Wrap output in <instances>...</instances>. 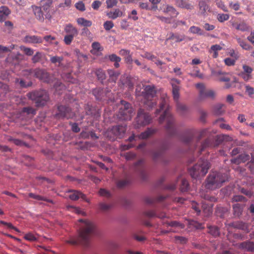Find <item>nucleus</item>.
I'll list each match as a JSON object with an SVG mask.
<instances>
[{"instance_id": "obj_1", "label": "nucleus", "mask_w": 254, "mask_h": 254, "mask_svg": "<svg viewBox=\"0 0 254 254\" xmlns=\"http://www.w3.org/2000/svg\"><path fill=\"white\" fill-rule=\"evenodd\" d=\"M81 223L80 225V229L78 236L76 237H71L66 242L72 245H76L78 244L87 246L89 240L94 231V226L90 221L79 219Z\"/></svg>"}, {"instance_id": "obj_2", "label": "nucleus", "mask_w": 254, "mask_h": 254, "mask_svg": "<svg viewBox=\"0 0 254 254\" xmlns=\"http://www.w3.org/2000/svg\"><path fill=\"white\" fill-rule=\"evenodd\" d=\"M228 179L227 176L220 172L211 173L207 177L205 188L213 190L220 188Z\"/></svg>"}, {"instance_id": "obj_3", "label": "nucleus", "mask_w": 254, "mask_h": 254, "mask_svg": "<svg viewBox=\"0 0 254 254\" xmlns=\"http://www.w3.org/2000/svg\"><path fill=\"white\" fill-rule=\"evenodd\" d=\"M156 91L154 85H146L144 87L142 96L144 98L143 104L145 107L148 110L156 105V101L154 99L155 96Z\"/></svg>"}, {"instance_id": "obj_4", "label": "nucleus", "mask_w": 254, "mask_h": 254, "mask_svg": "<svg viewBox=\"0 0 254 254\" xmlns=\"http://www.w3.org/2000/svg\"><path fill=\"white\" fill-rule=\"evenodd\" d=\"M210 163L207 160L201 159L189 171L192 178L197 179L198 177L204 176L210 168Z\"/></svg>"}, {"instance_id": "obj_5", "label": "nucleus", "mask_w": 254, "mask_h": 254, "mask_svg": "<svg viewBox=\"0 0 254 254\" xmlns=\"http://www.w3.org/2000/svg\"><path fill=\"white\" fill-rule=\"evenodd\" d=\"M152 118L150 115L144 109L140 108L137 111V116L134 122V127L138 128L147 126L152 122Z\"/></svg>"}, {"instance_id": "obj_6", "label": "nucleus", "mask_w": 254, "mask_h": 254, "mask_svg": "<svg viewBox=\"0 0 254 254\" xmlns=\"http://www.w3.org/2000/svg\"><path fill=\"white\" fill-rule=\"evenodd\" d=\"M134 114L131 105L125 101H121V105L117 116L121 120H130Z\"/></svg>"}, {"instance_id": "obj_7", "label": "nucleus", "mask_w": 254, "mask_h": 254, "mask_svg": "<svg viewBox=\"0 0 254 254\" xmlns=\"http://www.w3.org/2000/svg\"><path fill=\"white\" fill-rule=\"evenodd\" d=\"M164 121H166L165 129L171 135H174L176 133V128L175 127V121L173 116L166 109L159 118V123L162 124Z\"/></svg>"}, {"instance_id": "obj_8", "label": "nucleus", "mask_w": 254, "mask_h": 254, "mask_svg": "<svg viewBox=\"0 0 254 254\" xmlns=\"http://www.w3.org/2000/svg\"><path fill=\"white\" fill-rule=\"evenodd\" d=\"M126 129V125L116 126L107 131V136L112 141L115 140L116 137L122 138L124 137Z\"/></svg>"}, {"instance_id": "obj_9", "label": "nucleus", "mask_w": 254, "mask_h": 254, "mask_svg": "<svg viewBox=\"0 0 254 254\" xmlns=\"http://www.w3.org/2000/svg\"><path fill=\"white\" fill-rule=\"evenodd\" d=\"M64 31L66 34L64 37V41L66 45H69L73 41V38L78 35V31L76 27L69 23L65 25Z\"/></svg>"}, {"instance_id": "obj_10", "label": "nucleus", "mask_w": 254, "mask_h": 254, "mask_svg": "<svg viewBox=\"0 0 254 254\" xmlns=\"http://www.w3.org/2000/svg\"><path fill=\"white\" fill-rule=\"evenodd\" d=\"M35 103L37 107L45 105L49 100V95L45 90H40L33 94Z\"/></svg>"}, {"instance_id": "obj_11", "label": "nucleus", "mask_w": 254, "mask_h": 254, "mask_svg": "<svg viewBox=\"0 0 254 254\" xmlns=\"http://www.w3.org/2000/svg\"><path fill=\"white\" fill-rule=\"evenodd\" d=\"M196 87L198 90L199 98L203 99L208 98L214 99L216 96L215 91L211 89H207L205 85L202 83H199L196 84Z\"/></svg>"}, {"instance_id": "obj_12", "label": "nucleus", "mask_w": 254, "mask_h": 254, "mask_svg": "<svg viewBox=\"0 0 254 254\" xmlns=\"http://www.w3.org/2000/svg\"><path fill=\"white\" fill-rule=\"evenodd\" d=\"M74 115V113L70 108L64 105L58 107V113L56 114V117L58 119L66 118L67 119L72 118Z\"/></svg>"}, {"instance_id": "obj_13", "label": "nucleus", "mask_w": 254, "mask_h": 254, "mask_svg": "<svg viewBox=\"0 0 254 254\" xmlns=\"http://www.w3.org/2000/svg\"><path fill=\"white\" fill-rule=\"evenodd\" d=\"M196 134V130L194 129L187 130L181 137V140L187 145L190 144L193 140Z\"/></svg>"}, {"instance_id": "obj_14", "label": "nucleus", "mask_w": 254, "mask_h": 254, "mask_svg": "<svg viewBox=\"0 0 254 254\" xmlns=\"http://www.w3.org/2000/svg\"><path fill=\"white\" fill-rule=\"evenodd\" d=\"M143 161L140 160L135 164V170L136 171L142 181H146L148 178V174L146 171L143 168L142 164Z\"/></svg>"}, {"instance_id": "obj_15", "label": "nucleus", "mask_w": 254, "mask_h": 254, "mask_svg": "<svg viewBox=\"0 0 254 254\" xmlns=\"http://www.w3.org/2000/svg\"><path fill=\"white\" fill-rule=\"evenodd\" d=\"M209 2L210 0H200L199 1L198 13L200 15L205 16L207 14V12L210 11V7L208 5Z\"/></svg>"}, {"instance_id": "obj_16", "label": "nucleus", "mask_w": 254, "mask_h": 254, "mask_svg": "<svg viewBox=\"0 0 254 254\" xmlns=\"http://www.w3.org/2000/svg\"><path fill=\"white\" fill-rule=\"evenodd\" d=\"M35 76L43 82L50 83L51 79L49 74L44 69H36L34 72Z\"/></svg>"}, {"instance_id": "obj_17", "label": "nucleus", "mask_w": 254, "mask_h": 254, "mask_svg": "<svg viewBox=\"0 0 254 254\" xmlns=\"http://www.w3.org/2000/svg\"><path fill=\"white\" fill-rule=\"evenodd\" d=\"M68 192L70 193L67 196L72 200H76L80 197L83 200L88 201L86 199L85 195L80 191L75 190H69Z\"/></svg>"}, {"instance_id": "obj_18", "label": "nucleus", "mask_w": 254, "mask_h": 254, "mask_svg": "<svg viewBox=\"0 0 254 254\" xmlns=\"http://www.w3.org/2000/svg\"><path fill=\"white\" fill-rule=\"evenodd\" d=\"M239 247L248 252H254V243L249 241L241 243Z\"/></svg>"}, {"instance_id": "obj_19", "label": "nucleus", "mask_w": 254, "mask_h": 254, "mask_svg": "<svg viewBox=\"0 0 254 254\" xmlns=\"http://www.w3.org/2000/svg\"><path fill=\"white\" fill-rule=\"evenodd\" d=\"M250 156L248 154L243 153L239 155L238 157L231 160L233 163L239 164L242 162L244 163L250 160Z\"/></svg>"}, {"instance_id": "obj_20", "label": "nucleus", "mask_w": 254, "mask_h": 254, "mask_svg": "<svg viewBox=\"0 0 254 254\" xmlns=\"http://www.w3.org/2000/svg\"><path fill=\"white\" fill-rule=\"evenodd\" d=\"M232 138L229 135L221 134L217 135L216 138L215 146H218L224 141H230L232 140Z\"/></svg>"}, {"instance_id": "obj_21", "label": "nucleus", "mask_w": 254, "mask_h": 254, "mask_svg": "<svg viewBox=\"0 0 254 254\" xmlns=\"http://www.w3.org/2000/svg\"><path fill=\"white\" fill-rule=\"evenodd\" d=\"M163 224L164 225H166L167 226H170L174 228H179L180 229H183L185 227V225L180 223L178 221H163L162 222Z\"/></svg>"}, {"instance_id": "obj_22", "label": "nucleus", "mask_w": 254, "mask_h": 254, "mask_svg": "<svg viewBox=\"0 0 254 254\" xmlns=\"http://www.w3.org/2000/svg\"><path fill=\"white\" fill-rule=\"evenodd\" d=\"M176 103L177 111L178 113L180 114L184 115L187 112L188 108L186 105L180 102L179 101L176 102Z\"/></svg>"}, {"instance_id": "obj_23", "label": "nucleus", "mask_w": 254, "mask_h": 254, "mask_svg": "<svg viewBox=\"0 0 254 254\" xmlns=\"http://www.w3.org/2000/svg\"><path fill=\"white\" fill-rule=\"evenodd\" d=\"M172 86V93L173 95V98L175 102L179 101L180 97V87L173 82L171 83Z\"/></svg>"}, {"instance_id": "obj_24", "label": "nucleus", "mask_w": 254, "mask_h": 254, "mask_svg": "<svg viewBox=\"0 0 254 254\" xmlns=\"http://www.w3.org/2000/svg\"><path fill=\"white\" fill-rule=\"evenodd\" d=\"M156 131V129L148 128L143 132H142L139 136V137L141 139H146L149 137L151 135L154 134Z\"/></svg>"}, {"instance_id": "obj_25", "label": "nucleus", "mask_w": 254, "mask_h": 254, "mask_svg": "<svg viewBox=\"0 0 254 254\" xmlns=\"http://www.w3.org/2000/svg\"><path fill=\"white\" fill-rule=\"evenodd\" d=\"M167 148V147L166 145H162V146H161V147L160 149L154 151L152 153V156H153V160L156 161L158 158H159L161 156L163 152L165 149H166Z\"/></svg>"}, {"instance_id": "obj_26", "label": "nucleus", "mask_w": 254, "mask_h": 254, "mask_svg": "<svg viewBox=\"0 0 254 254\" xmlns=\"http://www.w3.org/2000/svg\"><path fill=\"white\" fill-rule=\"evenodd\" d=\"M168 101V99L167 97H162L161 98L159 109H157L155 113L156 115L159 114L161 110H163L165 108L166 106L167 105Z\"/></svg>"}, {"instance_id": "obj_27", "label": "nucleus", "mask_w": 254, "mask_h": 254, "mask_svg": "<svg viewBox=\"0 0 254 254\" xmlns=\"http://www.w3.org/2000/svg\"><path fill=\"white\" fill-rule=\"evenodd\" d=\"M233 214L237 217L240 216L242 213L243 206L239 203H236L233 205Z\"/></svg>"}, {"instance_id": "obj_28", "label": "nucleus", "mask_w": 254, "mask_h": 254, "mask_svg": "<svg viewBox=\"0 0 254 254\" xmlns=\"http://www.w3.org/2000/svg\"><path fill=\"white\" fill-rule=\"evenodd\" d=\"M233 226L236 228L241 229L247 233L249 232L248 224L243 222H236L233 224Z\"/></svg>"}, {"instance_id": "obj_29", "label": "nucleus", "mask_w": 254, "mask_h": 254, "mask_svg": "<svg viewBox=\"0 0 254 254\" xmlns=\"http://www.w3.org/2000/svg\"><path fill=\"white\" fill-rule=\"evenodd\" d=\"M33 11H34V14L38 20L40 21H43L44 20L43 13L42 12L41 7L38 6H33Z\"/></svg>"}, {"instance_id": "obj_30", "label": "nucleus", "mask_w": 254, "mask_h": 254, "mask_svg": "<svg viewBox=\"0 0 254 254\" xmlns=\"http://www.w3.org/2000/svg\"><path fill=\"white\" fill-rule=\"evenodd\" d=\"M123 12L119 9H116L114 12L110 11L107 13V16L109 18L112 19H116L118 17L122 16Z\"/></svg>"}, {"instance_id": "obj_31", "label": "nucleus", "mask_w": 254, "mask_h": 254, "mask_svg": "<svg viewBox=\"0 0 254 254\" xmlns=\"http://www.w3.org/2000/svg\"><path fill=\"white\" fill-rule=\"evenodd\" d=\"M76 21L78 25L84 27H90L92 24L91 21L85 19L82 17L77 18Z\"/></svg>"}, {"instance_id": "obj_32", "label": "nucleus", "mask_w": 254, "mask_h": 254, "mask_svg": "<svg viewBox=\"0 0 254 254\" xmlns=\"http://www.w3.org/2000/svg\"><path fill=\"white\" fill-rule=\"evenodd\" d=\"M64 60L63 57L53 56L50 58V62L55 64H57L58 66L62 65V62Z\"/></svg>"}, {"instance_id": "obj_33", "label": "nucleus", "mask_w": 254, "mask_h": 254, "mask_svg": "<svg viewBox=\"0 0 254 254\" xmlns=\"http://www.w3.org/2000/svg\"><path fill=\"white\" fill-rule=\"evenodd\" d=\"M95 74L98 79L101 82L106 79V75L105 72L102 69L99 68L96 69L95 71Z\"/></svg>"}, {"instance_id": "obj_34", "label": "nucleus", "mask_w": 254, "mask_h": 254, "mask_svg": "<svg viewBox=\"0 0 254 254\" xmlns=\"http://www.w3.org/2000/svg\"><path fill=\"white\" fill-rule=\"evenodd\" d=\"M237 42L240 46L244 50H249L251 49L252 47L247 43L244 40L241 39L240 38L236 37Z\"/></svg>"}, {"instance_id": "obj_35", "label": "nucleus", "mask_w": 254, "mask_h": 254, "mask_svg": "<svg viewBox=\"0 0 254 254\" xmlns=\"http://www.w3.org/2000/svg\"><path fill=\"white\" fill-rule=\"evenodd\" d=\"M109 59L112 62H115L114 63V66L118 68L119 67V62L121 61V58L117 56L115 54H112L109 56Z\"/></svg>"}, {"instance_id": "obj_36", "label": "nucleus", "mask_w": 254, "mask_h": 254, "mask_svg": "<svg viewBox=\"0 0 254 254\" xmlns=\"http://www.w3.org/2000/svg\"><path fill=\"white\" fill-rule=\"evenodd\" d=\"M169 39L175 40V42H180L183 41L185 39V36L183 35H180L178 34L171 33L170 37L167 40Z\"/></svg>"}, {"instance_id": "obj_37", "label": "nucleus", "mask_w": 254, "mask_h": 254, "mask_svg": "<svg viewBox=\"0 0 254 254\" xmlns=\"http://www.w3.org/2000/svg\"><path fill=\"white\" fill-rule=\"evenodd\" d=\"M164 12L170 13L171 15L174 16H177L178 14V12L176 11L175 8L169 5H166V8L164 10Z\"/></svg>"}, {"instance_id": "obj_38", "label": "nucleus", "mask_w": 254, "mask_h": 254, "mask_svg": "<svg viewBox=\"0 0 254 254\" xmlns=\"http://www.w3.org/2000/svg\"><path fill=\"white\" fill-rule=\"evenodd\" d=\"M233 26L237 30H241L242 31H245L248 30V25L244 22H242L239 24H234Z\"/></svg>"}, {"instance_id": "obj_39", "label": "nucleus", "mask_w": 254, "mask_h": 254, "mask_svg": "<svg viewBox=\"0 0 254 254\" xmlns=\"http://www.w3.org/2000/svg\"><path fill=\"white\" fill-rule=\"evenodd\" d=\"M189 183L187 180L183 179L181 181L180 190L182 192L187 191L189 190Z\"/></svg>"}, {"instance_id": "obj_40", "label": "nucleus", "mask_w": 254, "mask_h": 254, "mask_svg": "<svg viewBox=\"0 0 254 254\" xmlns=\"http://www.w3.org/2000/svg\"><path fill=\"white\" fill-rule=\"evenodd\" d=\"M93 94L95 96L96 99L101 100L103 97V90L100 89H95L93 90Z\"/></svg>"}, {"instance_id": "obj_41", "label": "nucleus", "mask_w": 254, "mask_h": 254, "mask_svg": "<svg viewBox=\"0 0 254 254\" xmlns=\"http://www.w3.org/2000/svg\"><path fill=\"white\" fill-rule=\"evenodd\" d=\"M9 140L10 141H12L14 144H15L16 145H17V146H24L26 147L28 146V145L26 143L23 142L22 140L18 139H15V138H11L9 139Z\"/></svg>"}, {"instance_id": "obj_42", "label": "nucleus", "mask_w": 254, "mask_h": 254, "mask_svg": "<svg viewBox=\"0 0 254 254\" xmlns=\"http://www.w3.org/2000/svg\"><path fill=\"white\" fill-rule=\"evenodd\" d=\"M189 31L193 34H196L200 35L203 34L202 30L199 27L194 26H191L189 29Z\"/></svg>"}, {"instance_id": "obj_43", "label": "nucleus", "mask_w": 254, "mask_h": 254, "mask_svg": "<svg viewBox=\"0 0 254 254\" xmlns=\"http://www.w3.org/2000/svg\"><path fill=\"white\" fill-rule=\"evenodd\" d=\"M208 232L214 237L218 236L219 235L218 228L215 226H209Z\"/></svg>"}, {"instance_id": "obj_44", "label": "nucleus", "mask_w": 254, "mask_h": 254, "mask_svg": "<svg viewBox=\"0 0 254 254\" xmlns=\"http://www.w3.org/2000/svg\"><path fill=\"white\" fill-rule=\"evenodd\" d=\"M211 144V141L210 139H207L201 144L199 152L202 151L205 148L209 147Z\"/></svg>"}, {"instance_id": "obj_45", "label": "nucleus", "mask_w": 254, "mask_h": 254, "mask_svg": "<svg viewBox=\"0 0 254 254\" xmlns=\"http://www.w3.org/2000/svg\"><path fill=\"white\" fill-rule=\"evenodd\" d=\"M223 107H224V105L222 104L216 105L214 109L215 114L217 115H222L224 113V111L222 110Z\"/></svg>"}, {"instance_id": "obj_46", "label": "nucleus", "mask_w": 254, "mask_h": 254, "mask_svg": "<svg viewBox=\"0 0 254 254\" xmlns=\"http://www.w3.org/2000/svg\"><path fill=\"white\" fill-rule=\"evenodd\" d=\"M232 201L233 202H244L246 201V199L245 197L242 195H236L233 196L232 198Z\"/></svg>"}, {"instance_id": "obj_47", "label": "nucleus", "mask_w": 254, "mask_h": 254, "mask_svg": "<svg viewBox=\"0 0 254 254\" xmlns=\"http://www.w3.org/2000/svg\"><path fill=\"white\" fill-rule=\"evenodd\" d=\"M145 86L143 84H139L136 87L135 93L137 96H142V92Z\"/></svg>"}, {"instance_id": "obj_48", "label": "nucleus", "mask_w": 254, "mask_h": 254, "mask_svg": "<svg viewBox=\"0 0 254 254\" xmlns=\"http://www.w3.org/2000/svg\"><path fill=\"white\" fill-rule=\"evenodd\" d=\"M54 86L57 92L59 90H62L64 88V86L59 80H57L55 82Z\"/></svg>"}, {"instance_id": "obj_49", "label": "nucleus", "mask_w": 254, "mask_h": 254, "mask_svg": "<svg viewBox=\"0 0 254 254\" xmlns=\"http://www.w3.org/2000/svg\"><path fill=\"white\" fill-rule=\"evenodd\" d=\"M0 224L6 226L8 228L13 229L17 232H20V231L17 228L13 226L12 224L10 223H7L1 220L0 221Z\"/></svg>"}, {"instance_id": "obj_50", "label": "nucleus", "mask_w": 254, "mask_h": 254, "mask_svg": "<svg viewBox=\"0 0 254 254\" xmlns=\"http://www.w3.org/2000/svg\"><path fill=\"white\" fill-rule=\"evenodd\" d=\"M76 8L81 11H84L85 10V7L84 3L82 1H79L75 4Z\"/></svg>"}, {"instance_id": "obj_51", "label": "nucleus", "mask_w": 254, "mask_h": 254, "mask_svg": "<svg viewBox=\"0 0 254 254\" xmlns=\"http://www.w3.org/2000/svg\"><path fill=\"white\" fill-rule=\"evenodd\" d=\"M10 13V11L7 6H1L0 7V13H2L5 16H7Z\"/></svg>"}, {"instance_id": "obj_52", "label": "nucleus", "mask_w": 254, "mask_h": 254, "mask_svg": "<svg viewBox=\"0 0 254 254\" xmlns=\"http://www.w3.org/2000/svg\"><path fill=\"white\" fill-rule=\"evenodd\" d=\"M217 18L219 21L222 22L228 20L229 16L227 14H218Z\"/></svg>"}, {"instance_id": "obj_53", "label": "nucleus", "mask_w": 254, "mask_h": 254, "mask_svg": "<svg viewBox=\"0 0 254 254\" xmlns=\"http://www.w3.org/2000/svg\"><path fill=\"white\" fill-rule=\"evenodd\" d=\"M93 49L91 51V53L94 54L95 52L100 51V45L98 42H93L92 44Z\"/></svg>"}, {"instance_id": "obj_54", "label": "nucleus", "mask_w": 254, "mask_h": 254, "mask_svg": "<svg viewBox=\"0 0 254 254\" xmlns=\"http://www.w3.org/2000/svg\"><path fill=\"white\" fill-rule=\"evenodd\" d=\"M108 74L111 78H112V80L114 81H115L117 79V78L118 76L119 75V74L117 72L114 71L113 70H109L108 71Z\"/></svg>"}, {"instance_id": "obj_55", "label": "nucleus", "mask_w": 254, "mask_h": 254, "mask_svg": "<svg viewBox=\"0 0 254 254\" xmlns=\"http://www.w3.org/2000/svg\"><path fill=\"white\" fill-rule=\"evenodd\" d=\"M216 3L217 6L222 9L224 11H227V7L224 5V3L221 0H216Z\"/></svg>"}, {"instance_id": "obj_56", "label": "nucleus", "mask_w": 254, "mask_h": 254, "mask_svg": "<svg viewBox=\"0 0 254 254\" xmlns=\"http://www.w3.org/2000/svg\"><path fill=\"white\" fill-rule=\"evenodd\" d=\"M114 26V24L111 21H106L104 24V27L106 30H110Z\"/></svg>"}, {"instance_id": "obj_57", "label": "nucleus", "mask_w": 254, "mask_h": 254, "mask_svg": "<svg viewBox=\"0 0 254 254\" xmlns=\"http://www.w3.org/2000/svg\"><path fill=\"white\" fill-rule=\"evenodd\" d=\"M142 57L152 61H154V60L156 59L155 56L148 52L145 53L144 55H142Z\"/></svg>"}, {"instance_id": "obj_58", "label": "nucleus", "mask_w": 254, "mask_h": 254, "mask_svg": "<svg viewBox=\"0 0 254 254\" xmlns=\"http://www.w3.org/2000/svg\"><path fill=\"white\" fill-rule=\"evenodd\" d=\"M99 194L103 196L109 197L111 196L110 192L104 189H101L99 190Z\"/></svg>"}, {"instance_id": "obj_59", "label": "nucleus", "mask_w": 254, "mask_h": 254, "mask_svg": "<svg viewBox=\"0 0 254 254\" xmlns=\"http://www.w3.org/2000/svg\"><path fill=\"white\" fill-rule=\"evenodd\" d=\"M107 7L108 8H112L114 6L116 5L117 3V0H107Z\"/></svg>"}, {"instance_id": "obj_60", "label": "nucleus", "mask_w": 254, "mask_h": 254, "mask_svg": "<svg viewBox=\"0 0 254 254\" xmlns=\"http://www.w3.org/2000/svg\"><path fill=\"white\" fill-rule=\"evenodd\" d=\"M239 75L246 81H248L252 78L251 74H247L245 72H241Z\"/></svg>"}, {"instance_id": "obj_61", "label": "nucleus", "mask_w": 254, "mask_h": 254, "mask_svg": "<svg viewBox=\"0 0 254 254\" xmlns=\"http://www.w3.org/2000/svg\"><path fill=\"white\" fill-rule=\"evenodd\" d=\"M127 184V181L126 180H119L117 182V186L119 188H123L125 187Z\"/></svg>"}, {"instance_id": "obj_62", "label": "nucleus", "mask_w": 254, "mask_h": 254, "mask_svg": "<svg viewBox=\"0 0 254 254\" xmlns=\"http://www.w3.org/2000/svg\"><path fill=\"white\" fill-rule=\"evenodd\" d=\"M243 69L244 70V71L243 72H245L247 74H251L252 72L253 71V68L246 64L243 65Z\"/></svg>"}, {"instance_id": "obj_63", "label": "nucleus", "mask_w": 254, "mask_h": 254, "mask_svg": "<svg viewBox=\"0 0 254 254\" xmlns=\"http://www.w3.org/2000/svg\"><path fill=\"white\" fill-rule=\"evenodd\" d=\"M225 63L228 66L233 65L235 64V61L230 58H226L224 60Z\"/></svg>"}, {"instance_id": "obj_64", "label": "nucleus", "mask_w": 254, "mask_h": 254, "mask_svg": "<svg viewBox=\"0 0 254 254\" xmlns=\"http://www.w3.org/2000/svg\"><path fill=\"white\" fill-rule=\"evenodd\" d=\"M101 5V2L99 0L94 1L92 4V7L95 10H98Z\"/></svg>"}]
</instances>
